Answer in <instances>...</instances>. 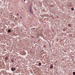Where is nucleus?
Returning <instances> with one entry per match:
<instances>
[{
    "mask_svg": "<svg viewBox=\"0 0 75 75\" xmlns=\"http://www.w3.org/2000/svg\"><path fill=\"white\" fill-rule=\"evenodd\" d=\"M11 69L12 71H14L16 70V68L14 67H12L11 68Z\"/></svg>",
    "mask_w": 75,
    "mask_h": 75,
    "instance_id": "nucleus-1",
    "label": "nucleus"
},
{
    "mask_svg": "<svg viewBox=\"0 0 75 75\" xmlns=\"http://www.w3.org/2000/svg\"><path fill=\"white\" fill-rule=\"evenodd\" d=\"M30 13H31L32 14H33V11H32V10H31V7H30Z\"/></svg>",
    "mask_w": 75,
    "mask_h": 75,
    "instance_id": "nucleus-2",
    "label": "nucleus"
},
{
    "mask_svg": "<svg viewBox=\"0 0 75 75\" xmlns=\"http://www.w3.org/2000/svg\"><path fill=\"white\" fill-rule=\"evenodd\" d=\"M50 68H53V64H51L50 66Z\"/></svg>",
    "mask_w": 75,
    "mask_h": 75,
    "instance_id": "nucleus-3",
    "label": "nucleus"
},
{
    "mask_svg": "<svg viewBox=\"0 0 75 75\" xmlns=\"http://www.w3.org/2000/svg\"><path fill=\"white\" fill-rule=\"evenodd\" d=\"M8 33H10V32H11V30H8Z\"/></svg>",
    "mask_w": 75,
    "mask_h": 75,
    "instance_id": "nucleus-4",
    "label": "nucleus"
},
{
    "mask_svg": "<svg viewBox=\"0 0 75 75\" xmlns=\"http://www.w3.org/2000/svg\"><path fill=\"white\" fill-rule=\"evenodd\" d=\"M71 10L72 11H73V10H74V8H71Z\"/></svg>",
    "mask_w": 75,
    "mask_h": 75,
    "instance_id": "nucleus-5",
    "label": "nucleus"
},
{
    "mask_svg": "<svg viewBox=\"0 0 75 75\" xmlns=\"http://www.w3.org/2000/svg\"><path fill=\"white\" fill-rule=\"evenodd\" d=\"M7 59H8V58L6 57L5 58V60H6H6H7Z\"/></svg>",
    "mask_w": 75,
    "mask_h": 75,
    "instance_id": "nucleus-6",
    "label": "nucleus"
},
{
    "mask_svg": "<svg viewBox=\"0 0 75 75\" xmlns=\"http://www.w3.org/2000/svg\"><path fill=\"white\" fill-rule=\"evenodd\" d=\"M73 74L74 75H75V72H73Z\"/></svg>",
    "mask_w": 75,
    "mask_h": 75,
    "instance_id": "nucleus-7",
    "label": "nucleus"
},
{
    "mask_svg": "<svg viewBox=\"0 0 75 75\" xmlns=\"http://www.w3.org/2000/svg\"><path fill=\"white\" fill-rule=\"evenodd\" d=\"M39 65H41V63H39Z\"/></svg>",
    "mask_w": 75,
    "mask_h": 75,
    "instance_id": "nucleus-8",
    "label": "nucleus"
},
{
    "mask_svg": "<svg viewBox=\"0 0 75 75\" xmlns=\"http://www.w3.org/2000/svg\"><path fill=\"white\" fill-rule=\"evenodd\" d=\"M17 15H18V14H17Z\"/></svg>",
    "mask_w": 75,
    "mask_h": 75,
    "instance_id": "nucleus-9",
    "label": "nucleus"
},
{
    "mask_svg": "<svg viewBox=\"0 0 75 75\" xmlns=\"http://www.w3.org/2000/svg\"><path fill=\"white\" fill-rule=\"evenodd\" d=\"M22 18L21 17H20V18Z\"/></svg>",
    "mask_w": 75,
    "mask_h": 75,
    "instance_id": "nucleus-10",
    "label": "nucleus"
},
{
    "mask_svg": "<svg viewBox=\"0 0 75 75\" xmlns=\"http://www.w3.org/2000/svg\"><path fill=\"white\" fill-rule=\"evenodd\" d=\"M25 1V0H24V1Z\"/></svg>",
    "mask_w": 75,
    "mask_h": 75,
    "instance_id": "nucleus-11",
    "label": "nucleus"
},
{
    "mask_svg": "<svg viewBox=\"0 0 75 75\" xmlns=\"http://www.w3.org/2000/svg\"><path fill=\"white\" fill-rule=\"evenodd\" d=\"M23 8H22V9H23Z\"/></svg>",
    "mask_w": 75,
    "mask_h": 75,
    "instance_id": "nucleus-12",
    "label": "nucleus"
}]
</instances>
